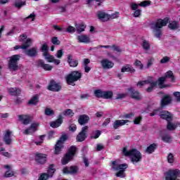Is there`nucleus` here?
<instances>
[{"instance_id": "obj_62", "label": "nucleus", "mask_w": 180, "mask_h": 180, "mask_svg": "<svg viewBox=\"0 0 180 180\" xmlns=\"http://www.w3.org/2000/svg\"><path fill=\"white\" fill-rule=\"evenodd\" d=\"M143 120V117L141 116L137 117L134 120V124H140V122Z\"/></svg>"}, {"instance_id": "obj_42", "label": "nucleus", "mask_w": 180, "mask_h": 180, "mask_svg": "<svg viewBox=\"0 0 180 180\" xmlns=\"http://www.w3.org/2000/svg\"><path fill=\"white\" fill-rule=\"evenodd\" d=\"M168 27L172 30H175L176 29H178L179 27V23L176 21H172L169 24Z\"/></svg>"}, {"instance_id": "obj_50", "label": "nucleus", "mask_w": 180, "mask_h": 180, "mask_svg": "<svg viewBox=\"0 0 180 180\" xmlns=\"http://www.w3.org/2000/svg\"><path fill=\"white\" fill-rule=\"evenodd\" d=\"M51 43L56 46H60V44H61V41H60V40H58V38L57 37H53L51 39Z\"/></svg>"}, {"instance_id": "obj_9", "label": "nucleus", "mask_w": 180, "mask_h": 180, "mask_svg": "<svg viewBox=\"0 0 180 180\" xmlns=\"http://www.w3.org/2000/svg\"><path fill=\"white\" fill-rule=\"evenodd\" d=\"M12 131L7 129L5 131L3 141L6 146H11L12 144Z\"/></svg>"}, {"instance_id": "obj_33", "label": "nucleus", "mask_w": 180, "mask_h": 180, "mask_svg": "<svg viewBox=\"0 0 180 180\" xmlns=\"http://www.w3.org/2000/svg\"><path fill=\"white\" fill-rule=\"evenodd\" d=\"M13 5L18 9H20V8H22V6H26V1L22 0H15Z\"/></svg>"}, {"instance_id": "obj_13", "label": "nucleus", "mask_w": 180, "mask_h": 180, "mask_svg": "<svg viewBox=\"0 0 180 180\" xmlns=\"http://www.w3.org/2000/svg\"><path fill=\"white\" fill-rule=\"evenodd\" d=\"M111 165L114 171H119V169H122L123 168L122 167H124V168H127L129 167L126 163L120 164L117 160L112 161Z\"/></svg>"}, {"instance_id": "obj_46", "label": "nucleus", "mask_w": 180, "mask_h": 180, "mask_svg": "<svg viewBox=\"0 0 180 180\" xmlns=\"http://www.w3.org/2000/svg\"><path fill=\"white\" fill-rule=\"evenodd\" d=\"M63 116H69L70 117H72L74 116V112L71 109H67L63 112Z\"/></svg>"}, {"instance_id": "obj_55", "label": "nucleus", "mask_w": 180, "mask_h": 180, "mask_svg": "<svg viewBox=\"0 0 180 180\" xmlns=\"http://www.w3.org/2000/svg\"><path fill=\"white\" fill-rule=\"evenodd\" d=\"M165 78H171L172 81H174V73L172 72V71L169 70L167 72H166Z\"/></svg>"}, {"instance_id": "obj_15", "label": "nucleus", "mask_w": 180, "mask_h": 180, "mask_svg": "<svg viewBox=\"0 0 180 180\" xmlns=\"http://www.w3.org/2000/svg\"><path fill=\"white\" fill-rule=\"evenodd\" d=\"M129 122H130V121L128 120H117L112 124V127L114 130H117V129H119V127H121V126H124L126 123Z\"/></svg>"}, {"instance_id": "obj_17", "label": "nucleus", "mask_w": 180, "mask_h": 180, "mask_svg": "<svg viewBox=\"0 0 180 180\" xmlns=\"http://www.w3.org/2000/svg\"><path fill=\"white\" fill-rule=\"evenodd\" d=\"M37 127H39L38 123H32L30 127L24 131V134H32L34 131H37Z\"/></svg>"}, {"instance_id": "obj_52", "label": "nucleus", "mask_w": 180, "mask_h": 180, "mask_svg": "<svg viewBox=\"0 0 180 180\" xmlns=\"http://www.w3.org/2000/svg\"><path fill=\"white\" fill-rule=\"evenodd\" d=\"M54 113H55L54 110H53L50 108L45 109V115L46 116H53V115H54Z\"/></svg>"}, {"instance_id": "obj_43", "label": "nucleus", "mask_w": 180, "mask_h": 180, "mask_svg": "<svg viewBox=\"0 0 180 180\" xmlns=\"http://www.w3.org/2000/svg\"><path fill=\"white\" fill-rule=\"evenodd\" d=\"M43 56L48 63H53V61H54V56L50 55L49 53H43Z\"/></svg>"}, {"instance_id": "obj_30", "label": "nucleus", "mask_w": 180, "mask_h": 180, "mask_svg": "<svg viewBox=\"0 0 180 180\" xmlns=\"http://www.w3.org/2000/svg\"><path fill=\"white\" fill-rule=\"evenodd\" d=\"M150 84V86L148 88L146 89V92H153V90L154 89V88H155V86H157V84H158V82L157 81H153V79H151V78L149 80V83Z\"/></svg>"}, {"instance_id": "obj_41", "label": "nucleus", "mask_w": 180, "mask_h": 180, "mask_svg": "<svg viewBox=\"0 0 180 180\" xmlns=\"http://www.w3.org/2000/svg\"><path fill=\"white\" fill-rule=\"evenodd\" d=\"M143 50H146V51H148L150 50L151 46L150 45V42L146 39H143L141 44Z\"/></svg>"}, {"instance_id": "obj_47", "label": "nucleus", "mask_w": 180, "mask_h": 180, "mask_svg": "<svg viewBox=\"0 0 180 180\" xmlns=\"http://www.w3.org/2000/svg\"><path fill=\"white\" fill-rule=\"evenodd\" d=\"M101 133L102 132L100 130L94 131L90 137L91 139H98L99 136H101Z\"/></svg>"}, {"instance_id": "obj_5", "label": "nucleus", "mask_w": 180, "mask_h": 180, "mask_svg": "<svg viewBox=\"0 0 180 180\" xmlns=\"http://www.w3.org/2000/svg\"><path fill=\"white\" fill-rule=\"evenodd\" d=\"M8 67L13 71H18L19 66L18 65V61L20 60V55H13L9 58Z\"/></svg>"}, {"instance_id": "obj_20", "label": "nucleus", "mask_w": 180, "mask_h": 180, "mask_svg": "<svg viewBox=\"0 0 180 180\" xmlns=\"http://www.w3.org/2000/svg\"><path fill=\"white\" fill-rule=\"evenodd\" d=\"M37 65L41 68H43L45 71H51V70H53V66L44 63V60H38Z\"/></svg>"}, {"instance_id": "obj_54", "label": "nucleus", "mask_w": 180, "mask_h": 180, "mask_svg": "<svg viewBox=\"0 0 180 180\" xmlns=\"http://www.w3.org/2000/svg\"><path fill=\"white\" fill-rule=\"evenodd\" d=\"M158 84L159 85H160V88H165V86L162 85V84H164V82H165V77H160L158 79Z\"/></svg>"}, {"instance_id": "obj_36", "label": "nucleus", "mask_w": 180, "mask_h": 180, "mask_svg": "<svg viewBox=\"0 0 180 180\" xmlns=\"http://www.w3.org/2000/svg\"><path fill=\"white\" fill-rule=\"evenodd\" d=\"M157 148V144L155 143H152L150 145L146 150V153L148 154H153L154 151H155V149Z\"/></svg>"}, {"instance_id": "obj_28", "label": "nucleus", "mask_w": 180, "mask_h": 180, "mask_svg": "<svg viewBox=\"0 0 180 180\" xmlns=\"http://www.w3.org/2000/svg\"><path fill=\"white\" fill-rule=\"evenodd\" d=\"M68 63L70 67H77L78 66V60L72 58V55L68 56Z\"/></svg>"}, {"instance_id": "obj_27", "label": "nucleus", "mask_w": 180, "mask_h": 180, "mask_svg": "<svg viewBox=\"0 0 180 180\" xmlns=\"http://www.w3.org/2000/svg\"><path fill=\"white\" fill-rule=\"evenodd\" d=\"M28 57H36L37 56V47H33L25 51Z\"/></svg>"}, {"instance_id": "obj_8", "label": "nucleus", "mask_w": 180, "mask_h": 180, "mask_svg": "<svg viewBox=\"0 0 180 180\" xmlns=\"http://www.w3.org/2000/svg\"><path fill=\"white\" fill-rule=\"evenodd\" d=\"M130 97L135 101H141V94L140 92L136 91L133 87L127 89Z\"/></svg>"}, {"instance_id": "obj_11", "label": "nucleus", "mask_w": 180, "mask_h": 180, "mask_svg": "<svg viewBox=\"0 0 180 180\" xmlns=\"http://www.w3.org/2000/svg\"><path fill=\"white\" fill-rule=\"evenodd\" d=\"M78 167L71 166L70 167H64L63 169V173L66 174L75 175L78 174Z\"/></svg>"}, {"instance_id": "obj_6", "label": "nucleus", "mask_w": 180, "mask_h": 180, "mask_svg": "<svg viewBox=\"0 0 180 180\" xmlns=\"http://www.w3.org/2000/svg\"><path fill=\"white\" fill-rule=\"evenodd\" d=\"M180 178V170L179 169H170L165 174L166 180H176V177Z\"/></svg>"}, {"instance_id": "obj_61", "label": "nucleus", "mask_w": 180, "mask_h": 180, "mask_svg": "<svg viewBox=\"0 0 180 180\" xmlns=\"http://www.w3.org/2000/svg\"><path fill=\"white\" fill-rule=\"evenodd\" d=\"M49 176V174L46 173H43L42 174H41L38 180H48Z\"/></svg>"}, {"instance_id": "obj_64", "label": "nucleus", "mask_w": 180, "mask_h": 180, "mask_svg": "<svg viewBox=\"0 0 180 180\" xmlns=\"http://www.w3.org/2000/svg\"><path fill=\"white\" fill-rule=\"evenodd\" d=\"M167 161L169 164H172V162H174V155H172V153H169L167 156Z\"/></svg>"}, {"instance_id": "obj_14", "label": "nucleus", "mask_w": 180, "mask_h": 180, "mask_svg": "<svg viewBox=\"0 0 180 180\" xmlns=\"http://www.w3.org/2000/svg\"><path fill=\"white\" fill-rule=\"evenodd\" d=\"M48 89L49 91H52L53 92H58V91L61 90V86L54 80H51L50 84L48 86Z\"/></svg>"}, {"instance_id": "obj_59", "label": "nucleus", "mask_w": 180, "mask_h": 180, "mask_svg": "<svg viewBox=\"0 0 180 180\" xmlns=\"http://www.w3.org/2000/svg\"><path fill=\"white\" fill-rule=\"evenodd\" d=\"M153 64H154V58H151L148 60V63L146 64V68H150V67H152Z\"/></svg>"}, {"instance_id": "obj_60", "label": "nucleus", "mask_w": 180, "mask_h": 180, "mask_svg": "<svg viewBox=\"0 0 180 180\" xmlns=\"http://www.w3.org/2000/svg\"><path fill=\"white\" fill-rule=\"evenodd\" d=\"M66 32L68 33H75V27L71 26V25H69L67 28H66Z\"/></svg>"}, {"instance_id": "obj_39", "label": "nucleus", "mask_w": 180, "mask_h": 180, "mask_svg": "<svg viewBox=\"0 0 180 180\" xmlns=\"http://www.w3.org/2000/svg\"><path fill=\"white\" fill-rule=\"evenodd\" d=\"M39 103V95H34L28 102V105H37Z\"/></svg>"}, {"instance_id": "obj_18", "label": "nucleus", "mask_w": 180, "mask_h": 180, "mask_svg": "<svg viewBox=\"0 0 180 180\" xmlns=\"http://www.w3.org/2000/svg\"><path fill=\"white\" fill-rule=\"evenodd\" d=\"M63 115H59L58 119L55 122H51V127H53V129H57V127H60V126L63 124Z\"/></svg>"}, {"instance_id": "obj_57", "label": "nucleus", "mask_w": 180, "mask_h": 180, "mask_svg": "<svg viewBox=\"0 0 180 180\" xmlns=\"http://www.w3.org/2000/svg\"><path fill=\"white\" fill-rule=\"evenodd\" d=\"M134 65H136V67H139L140 70H143L144 68V65H143V63H141V61L140 60H136L134 63Z\"/></svg>"}, {"instance_id": "obj_4", "label": "nucleus", "mask_w": 180, "mask_h": 180, "mask_svg": "<svg viewBox=\"0 0 180 180\" xmlns=\"http://www.w3.org/2000/svg\"><path fill=\"white\" fill-rule=\"evenodd\" d=\"M76 151L77 146H71L70 148L68 153L65 155L62 160L63 165H66V164H68V162H70V161L72 160V157L75 155Z\"/></svg>"}, {"instance_id": "obj_37", "label": "nucleus", "mask_w": 180, "mask_h": 180, "mask_svg": "<svg viewBox=\"0 0 180 180\" xmlns=\"http://www.w3.org/2000/svg\"><path fill=\"white\" fill-rule=\"evenodd\" d=\"M113 96V91H104L103 94V99H112Z\"/></svg>"}, {"instance_id": "obj_48", "label": "nucleus", "mask_w": 180, "mask_h": 180, "mask_svg": "<svg viewBox=\"0 0 180 180\" xmlns=\"http://www.w3.org/2000/svg\"><path fill=\"white\" fill-rule=\"evenodd\" d=\"M58 10L59 11V13H65L67 12V5L65 6H59L58 7Z\"/></svg>"}, {"instance_id": "obj_35", "label": "nucleus", "mask_w": 180, "mask_h": 180, "mask_svg": "<svg viewBox=\"0 0 180 180\" xmlns=\"http://www.w3.org/2000/svg\"><path fill=\"white\" fill-rule=\"evenodd\" d=\"M75 27H76V30L78 33V34H80V33H82V32L85 31V29L86 27V26H85V25L84 24H75Z\"/></svg>"}, {"instance_id": "obj_34", "label": "nucleus", "mask_w": 180, "mask_h": 180, "mask_svg": "<svg viewBox=\"0 0 180 180\" xmlns=\"http://www.w3.org/2000/svg\"><path fill=\"white\" fill-rule=\"evenodd\" d=\"M161 137L165 143H171L172 141V136L168 134H162Z\"/></svg>"}, {"instance_id": "obj_23", "label": "nucleus", "mask_w": 180, "mask_h": 180, "mask_svg": "<svg viewBox=\"0 0 180 180\" xmlns=\"http://www.w3.org/2000/svg\"><path fill=\"white\" fill-rule=\"evenodd\" d=\"M19 121L22 122L23 124H29L30 123V120H32V117L29 115H18Z\"/></svg>"}, {"instance_id": "obj_45", "label": "nucleus", "mask_w": 180, "mask_h": 180, "mask_svg": "<svg viewBox=\"0 0 180 180\" xmlns=\"http://www.w3.org/2000/svg\"><path fill=\"white\" fill-rule=\"evenodd\" d=\"M56 172V169H54V165L51 164L49 165V168L48 169V176H53V174Z\"/></svg>"}, {"instance_id": "obj_32", "label": "nucleus", "mask_w": 180, "mask_h": 180, "mask_svg": "<svg viewBox=\"0 0 180 180\" xmlns=\"http://www.w3.org/2000/svg\"><path fill=\"white\" fill-rule=\"evenodd\" d=\"M127 169V167H122V169H120L116 174L115 176L118 178H124L126 176V173H124V171Z\"/></svg>"}, {"instance_id": "obj_44", "label": "nucleus", "mask_w": 180, "mask_h": 180, "mask_svg": "<svg viewBox=\"0 0 180 180\" xmlns=\"http://www.w3.org/2000/svg\"><path fill=\"white\" fill-rule=\"evenodd\" d=\"M103 92H104V91H103L101 89H96L94 91V96L96 98H103Z\"/></svg>"}, {"instance_id": "obj_29", "label": "nucleus", "mask_w": 180, "mask_h": 180, "mask_svg": "<svg viewBox=\"0 0 180 180\" xmlns=\"http://www.w3.org/2000/svg\"><path fill=\"white\" fill-rule=\"evenodd\" d=\"M8 92L12 96H18V95H20V89L18 88H10L8 89Z\"/></svg>"}, {"instance_id": "obj_53", "label": "nucleus", "mask_w": 180, "mask_h": 180, "mask_svg": "<svg viewBox=\"0 0 180 180\" xmlns=\"http://www.w3.org/2000/svg\"><path fill=\"white\" fill-rule=\"evenodd\" d=\"M41 51L42 53H44V54L45 53H49V46L47 45V44H44L41 46Z\"/></svg>"}, {"instance_id": "obj_31", "label": "nucleus", "mask_w": 180, "mask_h": 180, "mask_svg": "<svg viewBox=\"0 0 180 180\" xmlns=\"http://www.w3.org/2000/svg\"><path fill=\"white\" fill-rule=\"evenodd\" d=\"M32 43H33V40L30 38H27L25 41L23 42L22 45V49L26 50V49H29L30 46H32Z\"/></svg>"}, {"instance_id": "obj_12", "label": "nucleus", "mask_w": 180, "mask_h": 180, "mask_svg": "<svg viewBox=\"0 0 180 180\" xmlns=\"http://www.w3.org/2000/svg\"><path fill=\"white\" fill-rule=\"evenodd\" d=\"M97 18L99 20H101V22H108V20L110 19V15L99 11L97 12Z\"/></svg>"}, {"instance_id": "obj_51", "label": "nucleus", "mask_w": 180, "mask_h": 180, "mask_svg": "<svg viewBox=\"0 0 180 180\" xmlns=\"http://www.w3.org/2000/svg\"><path fill=\"white\" fill-rule=\"evenodd\" d=\"M139 6H142L143 8H146V6H149V5H151L150 1H143L139 4Z\"/></svg>"}, {"instance_id": "obj_49", "label": "nucleus", "mask_w": 180, "mask_h": 180, "mask_svg": "<svg viewBox=\"0 0 180 180\" xmlns=\"http://www.w3.org/2000/svg\"><path fill=\"white\" fill-rule=\"evenodd\" d=\"M150 79H148V80L140 81L136 84V85L137 86H140V88H141V86H144V85H147V84L150 83Z\"/></svg>"}, {"instance_id": "obj_56", "label": "nucleus", "mask_w": 180, "mask_h": 180, "mask_svg": "<svg viewBox=\"0 0 180 180\" xmlns=\"http://www.w3.org/2000/svg\"><path fill=\"white\" fill-rule=\"evenodd\" d=\"M169 60H171V58H169V57H168V56H164V57L160 60V64H167V63H169Z\"/></svg>"}, {"instance_id": "obj_1", "label": "nucleus", "mask_w": 180, "mask_h": 180, "mask_svg": "<svg viewBox=\"0 0 180 180\" xmlns=\"http://www.w3.org/2000/svg\"><path fill=\"white\" fill-rule=\"evenodd\" d=\"M169 19L168 18H165L162 19H158L156 22L151 23L150 27L155 34V37L158 39H160L161 36H162V32L161 29L164 27V26H167Z\"/></svg>"}, {"instance_id": "obj_16", "label": "nucleus", "mask_w": 180, "mask_h": 180, "mask_svg": "<svg viewBox=\"0 0 180 180\" xmlns=\"http://www.w3.org/2000/svg\"><path fill=\"white\" fill-rule=\"evenodd\" d=\"M101 64L104 70H110V68H113V66L115 65L113 62L108 60V59L102 60Z\"/></svg>"}, {"instance_id": "obj_38", "label": "nucleus", "mask_w": 180, "mask_h": 180, "mask_svg": "<svg viewBox=\"0 0 180 180\" xmlns=\"http://www.w3.org/2000/svg\"><path fill=\"white\" fill-rule=\"evenodd\" d=\"M178 127V123H172L171 121L167 122V130H170V131H172L175 130Z\"/></svg>"}, {"instance_id": "obj_63", "label": "nucleus", "mask_w": 180, "mask_h": 180, "mask_svg": "<svg viewBox=\"0 0 180 180\" xmlns=\"http://www.w3.org/2000/svg\"><path fill=\"white\" fill-rule=\"evenodd\" d=\"M173 95L174 98H176V102H180V92L175 91L174 93H173Z\"/></svg>"}, {"instance_id": "obj_24", "label": "nucleus", "mask_w": 180, "mask_h": 180, "mask_svg": "<svg viewBox=\"0 0 180 180\" xmlns=\"http://www.w3.org/2000/svg\"><path fill=\"white\" fill-rule=\"evenodd\" d=\"M77 40L79 43H91V38L85 34L78 35Z\"/></svg>"}, {"instance_id": "obj_26", "label": "nucleus", "mask_w": 180, "mask_h": 180, "mask_svg": "<svg viewBox=\"0 0 180 180\" xmlns=\"http://www.w3.org/2000/svg\"><path fill=\"white\" fill-rule=\"evenodd\" d=\"M88 122H89V116L86 115H79L78 119V123L80 124L81 126H83L84 124H86Z\"/></svg>"}, {"instance_id": "obj_22", "label": "nucleus", "mask_w": 180, "mask_h": 180, "mask_svg": "<svg viewBox=\"0 0 180 180\" xmlns=\"http://www.w3.org/2000/svg\"><path fill=\"white\" fill-rule=\"evenodd\" d=\"M161 119H165L167 122H171L172 120V114H170L168 111H162L160 114Z\"/></svg>"}, {"instance_id": "obj_25", "label": "nucleus", "mask_w": 180, "mask_h": 180, "mask_svg": "<svg viewBox=\"0 0 180 180\" xmlns=\"http://www.w3.org/2000/svg\"><path fill=\"white\" fill-rule=\"evenodd\" d=\"M172 101V99L171 98V96L168 95L163 96L160 103L161 108H164L165 106H167V105H169Z\"/></svg>"}, {"instance_id": "obj_2", "label": "nucleus", "mask_w": 180, "mask_h": 180, "mask_svg": "<svg viewBox=\"0 0 180 180\" xmlns=\"http://www.w3.org/2000/svg\"><path fill=\"white\" fill-rule=\"evenodd\" d=\"M122 154L125 157H129L133 164H137V162H140L143 158L141 153H140L139 150L134 148L127 150V148H124L122 150Z\"/></svg>"}, {"instance_id": "obj_7", "label": "nucleus", "mask_w": 180, "mask_h": 180, "mask_svg": "<svg viewBox=\"0 0 180 180\" xmlns=\"http://www.w3.org/2000/svg\"><path fill=\"white\" fill-rule=\"evenodd\" d=\"M88 126H85L82 128V131L77 134L76 137L77 141H79V143L84 141V140L88 137V135L86 133H88Z\"/></svg>"}, {"instance_id": "obj_19", "label": "nucleus", "mask_w": 180, "mask_h": 180, "mask_svg": "<svg viewBox=\"0 0 180 180\" xmlns=\"http://www.w3.org/2000/svg\"><path fill=\"white\" fill-rule=\"evenodd\" d=\"M121 72H129L130 74H134L136 69L130 64H127L121 68Z\"/></svg>"}, {"instance_id": "obj_10", "label": "nucleus", "mask_w": 180, "mask_h": 180, "mask_svg": "<svg viewBox=\"0 0 180 180\" xmlns=\"http://www.w3.org/2000/svg\"><path fill=\"white\" fill-rule=\"evenodd\" d=\"M35 161L37 164L43 165L47 162V155L43 153H37L35 155Z\"/></svg>"}, {"instance_id": "obj_58", "label": "nucleus", "mask_w": 180, "mask_h": 180, "mask_svg": "<svg viewBox=\"0 0 180 180\" xmlns=\"http://www.w3.org/2000/svg\"><path fill=\"white\" fill-rule=\"evenodd\" d=\"M123 119H131V117H134V112H130L128 114H124L122 116Z\"/></svg>"}, {"instance_id": "obj_21", "label": "nucleus", "mask_w": 180, "mask_h": 180, "mask_svg": "<svg viewBox=\"0 0 180 180\" xmlns=\"http://www.w3.org/2000/svg\"><path fill=\"white\" fill-rule=\"evenodd\" d=\"M4 168L8 169L7 171H6V173L4 174L5 178H11V176H13V175H15V172L12 170V166L9 165H6L4 166Z\"/></svg>"}, {"instance_id": "obj_3", "label": "nucleus", "mask_w": 180, "mask_h": 180, "mask_svg": "<svg viewBox=\"0 0 180 180\" xmlns=\"http://www.w3.org/2000/svg\"><path fill=\"white\" fill-rule=\"evenodd\" d=\"M82 77V73L79 71H72L65 77V79L68 85H72L74 86L75 85L74 83L79 81V79Z\"/></svg>"}, {"instance_id": "obj_40", "label": "nucleus", "mask_w": 180, "mask_h": 180, "mask_svg": "<svg viewBox=\"0 0 180 180\" xmlns=\"http://www.w3.org/2000/svg\"><path fill=\"white\" fill-rule=\"evenodd\" d=\"M63 148V144L60 141H57L55 146V154H60Z\"/></svg>"}]
</instances>
